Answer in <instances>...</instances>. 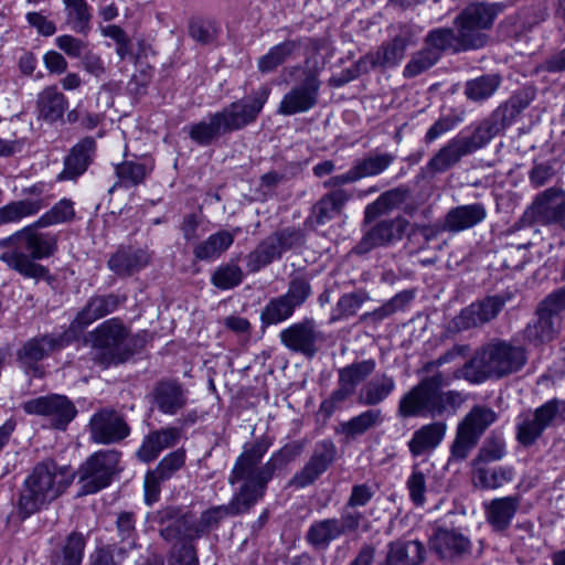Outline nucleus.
<instances>
[{
  "mask_svg": "<svg viewBox=\"0 0 565 565\" xmlns=\"http://www.w3.org/2000/svg\"><path fill=\"white\" fill-rule=\"evenodd\" d=\"M269 448L266 439H260L245 446L237 457L231 473L228 483H241L237 492L227 504L212 507L201 513L196 520L200 536L220 526L227 516H235L250 511V509L264 498L269 481L277 470L282 469L294 461L302 451L300 443H292L275 451L270 458L260 465L264 455Z\"/></svg>",
  "mask_w": 565,
  "mask_h": 565,
  "instance_id": "f257e3e1",
  "label": "nucleus"
},
{
  "mask_svg": "<svg viewBox=\"0 0 565 565\" xmlns=\"http://www.w3.org/2000/svg\"><path fill=\"white\" fill-rule=\"evenodd\" d=\"M44 227L35 221L0 239V248L4 249L0 254V260L25 278H47V267L38 260L50 258L57 252L58 238L53 232L42 231Z\"/></svg>",
  "mask_w": 565,
  "mask_h": 565,
  "instance_id": "f03ea898",
  "label": "nucleus"
},
{
  "mask_svg": "<svg viewBox=\"0 0 565 565\" xmlns=\"http://www.w3.org/2000/svg\"><path fill=\"white\" fill-rule=\"evenodd\" d=\"M74 478L75 472L68 466H58L51 459L38 462L23 481L7 523H22L45 509L66 491Z\"/></svg>",
  "mask_w": 565,
  "mask_h": 565,
  "instance_id": "7ed1b4c3",
  "label": "nucleus"
},
{
  "mask_svg": "<svg viewBox=\"0 0 565 565\" xmlns=\"http://www.w3.org/2000/svg\"><path fill=\"white\" fill-rule=\"evenodd\" d=\"M527 363L525 347L512 340L491 339L478 348L473 355L457 371L456 377L471 384L502 380L520 372Z\"/></svg>",
  "mask_w": 565,
  "mask_h": 565,
  "instance_id": "20e7f679",
  "label": "nucleus"
},
{
  "mask_svg": "<svg viewBox=\"0 0 565 565\" xmlns=\"http://www.w3.org/2000/svg\"><path fill=\"white\" fill-rule=\"evenodd\" d=\"M270 95V88L260 86L250 95L231 103L205 119L189 126V137L199 146L214 143L221 136L238 131L255 122Z\"/></svg>",
  "mask_w": 565,
  "mask_h": 565,
  "instance_id": "39448f33",
  "label": "nucleus"
},
{
  "mask_svg": "<svg viewBox=\"0 0 565 565\" xmlns=\"http://www.w3.org/2000/svg\"><path fill=\"white\" fill-rule=\"evenodd\" d=\"M446 385L448 382L441 372L422 379L399 399L397 416L401 418L438 417L456 412L465 398L460 392L443 391Z\"/></svg>",
  "mask_w": 565,
  "mask_h": 565,
  "instance_id": "423d86ee",
  "label": "nucleus"
},
{
  "mask_svg": "<svg viewBox=\"0 0 565 565\" xmlns=\"http://www.w3.org/2000/svg\"><path fill=\"white\" fill-rule=\"evenodd\" d=\"M93 361L108 369L129 361L145 347V335L132 334L129 328L118 318L100 323L88 334Z\"/></svg>",
  "mask_w": 565,
  "mask_h": 565,
  "instance_id": "0eeeda50",
  "label": "nucleus"
},
{
  "mask_svg": "<svg viewBox=\"0 0 565 565\" xmlns=\"http://www.w3.org/2000/svg\"><path fill=\"white\" fill-rule=\"evenodd\" d=\"M306 243V234L301 228L287 226L273 232L262 239L246 255V267L249 273H257L271 263L282 258L284 254L301 248Z\"/></svg>",
  "mask_w": 565,
  "mask_h": 565,
  "instance_id": "6e6552de",
  "label": "nucleus"
},
{
  "mask_svg": "<svg viewBox=\"0 0 565 565\" xmlns=\"http://www.w3.org/2000/svg\"><path fill=\"white\" fill-rule=\"evenodd\" d=\"M75 341L73 330L65 329L61 332H52L33 337L25 341L17 351V361L26 374L41 377L43 370L39 362L60 351Z\"/></svg>",
  "mask_w": 565,
  "mask_h": 565,
  "instance_id": "1a4fd4ad",
  "label": "nucleus"
},
{
  "mask_svg": "<svg viewBox=\"0 0 565 565\" xmlns=\"http://www.w3.org/2000/svg\"><path fill=\"white\" fill-rule=\"evenodd\" d=\"M364 515L359 511H341L339 518L313 521L306 534V543L316 552L327 551L341 536L359 531Z\"/></svg>",
  "mask_w": 565,
  "mask_h": 565,
  "instance_id": "9d476101",
  "label": "nucleus"
},
{
  "mask_svg": "<svg viewBox=\"0 0 565 565\" xmlns=\"http://www.w3.org/2000/svg\"><path fill=\"white\" fill-rule=\"evenodd\" d=\"M565 310V285L548 294L536 307V319L525 328V337L535 344L551 342L558 333L559 315Z\"/></svg>",
  "mask_w": 565,
  "mask_h": 565,
  "instance_id": "9b49d317",
  "label": "nucleus"
},
{
  "mask_svg": "<svg viewBox=\"0 0 565 565\" xmlns=\"http://www.w3.org/2000/svg\"><path fill=\"white\" fill-rule=\"evenodd\" d=\"M556 419L565 422V401L552 398L533 413H523L518 417L516 440L523 447L533 446Z\"/></svg>",
  "mask_w": 565,
  "mask_h": 565,
  "instance_id": "f8f14e48",
  "label": "nucleus"
},
{
  "mask_svg": "<svg viewBox=\"0 0 565 565\" xmlns=\"http://www.w3.org/2000/svg\"><path fill=\"white\" fill-rule=\"evenodd\" d=\"M374 359L353 362L338 371V387L320 405V412L330 416L347 399L355 395L358 386L365 383L376 369Z\"/></svg>",
  "mask_w": 565,
  "mask_h": 565,
  "instance_id": "ddd939ff",
  "label": "nucleus"
},
{
  "mask_svg": "<svg viewBox=\"0 0 565 565\" xmlns=\"http://www.w3.org/2000/svg\"><path fill=\"white\" fill-rule=\"evenodd\" d=\"M120 452L100 450L93 454L79 468V495L93 494L108 487L118 472Z\"/></svg>",
  "mask_w": 565,
  "mask_h": 565,
  "instance_id": "4468645a",
  "label": "nucleus"
},
{
  "mask_svg": "<svg viewBox=\"0 0 565 565\" xmlns=\"http://www.w3.org/2000/svg\"><path fill=\"white\" fill-rule=\"evenodd\" d=\"M511 299L510 292L486 296L470 303L454 317L450 328L455 332H462L472 328L482 327L494 320Z\"/></svg>",
  "mask_w": 565,
  "mask_h": 565,
  "instance_id": "2eb2a0df",
  "label": "nucleus"
},
{
  "mask_svg": "<svg viewBox=\"0 0 565 565\" xmlns=\"http://www.w3.org/2000/svg\"><path fill=\"white\" fill-rule=\"evenodd\" d=\"M151 521L160 526V536L164 541H193L201 537L194 515L183 512L179 507L168 505L156 511Z\"/></svg>",
  "mask_w": 565,
  "mask_h": 565,
  "instance_id": "dca6fc26",
  "label": "nucleus"
},
{
  "mask_svg": "<svg viewBox=\"0 0 565 565\" xmlns=\"http://www.w3.org/2000/svg\"><path fill=\"white\" fill-rule=\"evenodd\" d=\"M484 143L473 130L470 135H458L441 147L427 162V173H444L456 166L463 157L482 149Z\"/></svg>",
  "mask_w": 565,
  "mask_h": 565,
  "instance_id": "f3484780",
  "label": "nucleus"
},
{
  "mask_svg": "<svg viewBox=\"0 0 565 565\" xmlns=\"http://www.w3.org/2000/svg\"><path fill=\"white\" fill-rule=\"evenodd\" d=\"M337 447L330 439L316 443L308 461L289 480L288 486L303 489L313 484L334 462Z\"/></svg>",
  "mask_w": 565,
  "mask_h": 565,
  "instance_id": "a211bd4d",
  "label": "nucleus"
},
{
  "mask_svg": "<svg viewBox=\"0 0 565 565\" xmlns=\"http://www.w3.org/2000/svg\"><path fill=\"white\" fill-rule=\"evenodd\" d=\"M279 339L289 351L311 359L319 351V343L322 342L323 337L321 331L317 329L316 321L311 318H305L281 330Z\"/></svg>",
  "mask_w": 565,
  "mask_h": 565,
  "instance_id": "6ab92c4d",
  "label": "nucleus"
},
{
  "mask_svg": "<svg viewBox=\"0 0 565 565\" xmlns=\"http://www.w3.org/2000/svg\"><path fill=\"white\" fill-rule=\"evenodd\" d=\"M321 82L317 73L307 71L300 85L294 86L287 92L277 109V113L284 116H292L312 109L319 97Z\"/></svg>",
  "mask_w": 565,
  "mask_h": 565,
  "instance_id": "aec40b11",
  "label": "nucleus"
},
{
  "mask_svg": "<svg viewBox=\"0 0 565 565\" xmlns=\"http://www.w3.org/2000/svg\"><path fill=\"white\" fill-rule=\"evenodd\" d=\"M415 31L409 24H399L392 40L383 42L374 54L366 55V64L374 67L392 68L405 56L406 49L415 44Z\"/></svg>",
  "mask_w": 565,
  "mask_h": 565,
  "instance_id": "412c9836",
  "label": "nucleus"
},
{
  "mask_svg": "<svg viewBox=\"0 0 565 565\" xmlns=\"http://www.w3.org/2000/svg\"><path fill=\"white\" fill-rule=\"evenodd\" d=\"M408 225V221L402 216L382 220L363 234L353 253L364 255L376 247L392 245L402 239Z\"/></svg>",
  "mask_w": 565,
  "mask_h": 565,
  "instance_id": "4be33fe9",
  "label": "nucleus"
},
{
  "mask_svg": "<svg viewBox=\"0 0 565 565\" xmlns=\"http://www.w3.org/2000/svg\"><path fill=\"white\" fill-rule=\"evenodd\" d=\"M24 411L28 414L50 417L56 429H65L77 414L73 402L64 395H49L31 399L24 404Z\"/></svg>",
  "mask_w": 565,
  "mask_h": 565,
  "instance_id": "5701e85b",
  "label": "nucleus"
},
{
  "mask_svg": "<svg viewBox=\"0 0 565 565\" xmlns=\"http://www.w3.org/2000/svg\"><path fill=\"white\" fill-rule=\"evenodd\" d=\"M430 550L443 561L456 563L471 553V542L459 530L438 527L429 540Z\"/></svg>",
  "mask_w": 565,
  "mask_h": 565,
  "instance_id": "b1692460",
  "label": "nucleus"
},
{
  "mask_svg": "<svg viewBox=\"0 0 565 565\" xmlns=\"http://www.w3.org/2000/svg\"><path fill=\"white\" fill-rule=\"evenodd\" d=\"M90 438L97 444H114L129 435V426L124 417L113 409L94 414L89 422Z\"/></svg>",
  "mask_w": 565,
  "mask_h": 565,
  "instance_id": "393cba45",
  "label": "nucleus"
},
{
  "mask_svg": "<svg viewBox=\"0 0 565 565\" xmlns=\"http://www.w3.org/2000/svg\"><path fill=\"white\" fill-rule=\"evenodd\" d=\"M125 300V297L116 294L95 295L90 297L68 326V330H73L76 340L82 330L94 321L113 313Z\"/></svg>",
  "mask_w": 565,
  "mask_h": 565,
  "instance_id": "a878e982",
  "label": "nucleus"
},
{
  "mask_svg": "<svg viewBox=\"0 0 565 565\" xmlns=\"http://www.w3.org/2000/svg\"><path fill=\"white\" fill-rule=\"evenodd\" d=\"M563 194V190L556 186L548 188L539 193L522 215L521 222L524 225H532L534 223L558 225L561 203L554 204V201Z\"/></svg>",
  "mask_w": 565,
  "mask_h": 565,
  "instance_id": "bb28decb",
  "label": "nucleus"
},
{
  "mask_svg": "<svg viewBox=\"0 0 565 565\" xmlns=\"http://www.w3.org/2000/svg\"><path fill=\"white\" fill-rule=\"evenodd\" d=\"M97 143L93 137H84L76 142L64 158V168L57 175L60 181L75 180L84 174L93 163Z\"/></svg>",
  "mask_w": 565,
  "mask_h": 565,
  "instance_id": "cd10ccee",
  "label": "nucleus"
},
{
  "mask_svg": "<svg viewBox=\"0 0 565 565\" xmlns=\"http://www.w3.org/2000/svg\"><path fill=\"white\" fill-rule=\"evenodd\" d=\"M426 559V547L418 540L397 539L386 545V556L380 565H420Z\"/></svg>",
  "mask_w": 565,
  "mask_h": 565,
  "instance_id": "c85d7f7f",
  "label": "nucleus"
},
{
  "mask_svg": "<svg viewBox=\"0 0 565 565\" xmlns=\"http://www.w3.org/2000/svg\"><path fill=\"white\" fill-rule=\"evenodd\" d=\"M350 199L351 194L343 189H337L324 194L311 207L306 224L312 228L327 224L341 214L342 209Z\"/></svg>",
  "mask_w": 565,
  "mask_h": 565,
  "instance_id": "c756f323",
  "label": "nucleus"
},
{
  "mask_svg": "<svg viewBox=\"0 0 565 565\" xmlns=\"http://www.w3.org/2000/svg\"><path fill=\"white\" fill-rule=\"evenodd\" d=\"M86 544L87 535L72 531L50 551V565H82Z\"/></svg>",
  "mask_w": 565,
  "mask_h": 565,
  "instance_id": "7c9ffc66",
  "label": "nucleus"
},
{
  "mask_svg": "<svg viewBox=\"0 0 565 565\" xmlns=\"http://www.w3.org/2000/svg\"><path fill=\"white\" fill-rule=\"evenodd\" d=\"M522 498L520 494L508 495L492 499L484 504L487 522L495 532H504L511 525V522L521 507Z\"/></svg>",
  "mask_w": 565,
  "mask_h": 565,
  "instance_id": "2f4dec72",
  "label": "nucleus"
},
{
  "mask_svg": "<svg viewBox=\"0 0 565 565\" xmlns=\"http://www.w3.org/2000/svg\"><path fill=\"white\" fill-rule=\"evenodd\" d=\"M157 408L167 415H175L188 402L186 392L177 380H161L152 391Z\"/></svg>",
  "mask_w": 565,
  "mask_h": 565,
  "instance_id": "473e14b6",
  "label": "nucleus"
},
{
  "mask_svg": "<svg viewBox=\"0 0 565 565\" xmlns=\"http://www.w3.org/2000/svg\"><path fill=\"white\" fill-rule=\"evenodd\" d=\"M487 217V209L482 203L463 204L451 207L445 215L446 232L459 233L482 223Z\"/></svg>",
  "mask_w": 565,
  "mask_h": 565,
  "instance_id": "72a5a7b5",
  "label": "nucleus"
},
{
  "mask_svg": "<svg viewBox=\"0 0 565 565\" xmlns=\"http://www.w3.org/2000/svg\"><path fill=\"white\" fill-rule=\"evenodd\" d=\"M117 182L114 188L130 189L142 184L153 170V161L149 157L124 160L114 166Z\"/></svg>",
  "mask_w": 565,
  "mask_h": 565,
  "instance_id": "f704fd0d",
  "label": "nucleus"
},
{
  "mask_svg": "<svg viewBox=\"0 0 565 565\" xmlns=\"http://www.w3.org/2000/svg\"><path fill=\"white\" fill-rule=\"evenodd\" d=\"M239 227L232 231L221 230L211 234L206 239L196 243L193 247V256L200 262H214L220 258L234 243Z\"/></svg>",
  "mask_w": 565,
  "mask_h": 565,
  "instance_id": "c9c22d12",
  "label": "nucleus"
},
{
  "mask_svg": "<svg viewBox=\"0 0 565 565\" xmlns=\"http://www.w3.org/2000/svg\"><path fill=\"white\" fill-rule=\"evenodd\" d=\"M149 264V255L142 248L120 247L107 262L108 268L118 276H131Z\"/></svg>",
  "mask_w": 565,
  "mask_h": 565,
  "instance_id": "e433bc0d",
  "label": "nucleus"
},
{
  "mask_svg": "<svg viewBox=\"0 0 565 565\" xmlns=\"http://www.w3.org/2000/svg\"><path fill=\"white\" fill-rule=\"evenodd\" d=\"M395 388L396 381L393 375L379 373L363 384L356 399L361 405L373 407L386 401Z\"/></svg>",
  "mask_w": 565,
  "mask_h": 565,
  "instance_id": "4c0bfd02",
  "label": "nucleus"
},
{
  "mask_svg": "<svg viewBox=\"0 0 565 565\" xmlns=\"http://www.w3.org/2000/svg\"><path fill=\"white\" fill-rule=\"evenodd\" d=\"M179 439L180 429L175 427L152 431L143 439L141 447L137 451V457L143 462H150L166 448L175 446Z\"/></svg>",
  "mask_w": 565,
  "mask_h": 565,
  "instance_id": "58836bf2",
  "label": "nucleus"
},
{
  "mask_svg": "<svg viewBox=\"0 0 565 565\" xmlns=\"http://www.w3.org/2000/svg\"><path fill=\"white\" fill-rule=\"evenodd\" d=\"M447 425L444 422H434L422 426L408 441V448L414 457L424 455L438 447L445 437Z\"/></svg>",
  "mask_w": 565,
  "mask_h": 565,
  "instance_id": "ea45409f",
  "label": "nucleus"
},
{
  "mask_svg": "<svg viewBox=\"0 0 565 565\" xmlns=\"http://www.w3.org/2000/svg\"><path fill=\"white\" fill-rule=\"evenodd\" d=\"M516 117V114L504 102L488 118L480 121L475 131L487 146L497 135L511 126Z\"/></svg>",
  "mask_w": 565,
  "mask_h": 565,
  "instance_id": "a19ab883",
  "label": "nucleus"
},
{
  "mask_svg": "<svg viewBox=\"0 0 565 565\" xmlns=\"http://www.w3.org/2000/svg\"><path fill=\"white\" fill-rule=\"evenodd\" d=\"M411 195L407 186H398L382 193L374 202L366 205L364 223L370 224L380 216L386 215L402 205Z\"/></svg>",
  "mask_w": 565,
  "mask_h": 565,
  "instance_id": "79ce46f5",
  "label": "nucleus"
},
{
  "mask_svg": "<svg viewBox=\"0 0 565 565\" xmlns=\"http://www.w3.org/2000/svg\"><path fill=\"white\" fill-rule=\"evenodd\" d=\"M68 106L67 98L56 86H46L36 99L39 117L49 122H55L63 118Z\"/></svg>",
  "mask_w": 565,
  "mask_h": 565,
  "instance_id": "37998d69",
  "label": "nucleus"
},
{
  "mask_svg": "<svg viewBox=\"0 0 565 565\" xmlns=\"http://www.w3.org/2000/svg\"><path fill=\"white\" fill-rule=\"evenodd\" d=\"M503 10L504 4L501 2H476L468 4L457 17L477 28L489 30Z\"/></svg>",
  "mask_w": 565,
  "mask_h": 565,
  "instance_id": "c03bdc74",
  "label": "nucleus"
},
{
  "mask_svg": "<svg viewBox=\"0 0 565 565\" xmlns=\"http://www.w3.org/2000/svg\"><path fill=\"white\" fill-rule=\"evenodd\" d=\"M415 298L414 290H403L392 297L373 311L365 312L360 316L359 321L371 326H377L380 322L391 317L395 312L404 311Z\"/></svg>",
  "mask_w": 565,
  "mask_h": 565,
  "instance_id": "a18cd8bd",
  "label": "nucleus"
},
{
  "mask_svg": "<svg viewBox=\"0 0 565 565\" xmlns=\"http://www.w3.org/2000/svg\"><path fill=\"white\" fill-rule=\"evenodd\" d=\"M514 475V468L509 466L476 467L473 483L480 489L495 490L511 482Z\"/></svg>",
  "mask_w": 565,
  "mask_h": 565,
  "instance_id": "49530a36",
  "label": "nucleus"
},
{
  "mask_svg": "<svg viewBox=\"0 0 565 565\" xmlns=\"http://www.w3.org/2000/svg\"><path fill=\"white\" fill-rule=\"evenodd\" d=\"M45 206H47V203L40 198L35 200L24 199L10 202L0 207V225L15 223L24 217L35 215Z\"/></svg>",
  "mask_w": 565,
  "mask_h": 565,
  "instance_id": "de8ad7c7",
  "label": "nucleus"
},
{
  "mask_svg": "<svg viewBox=\"0 0 565 565\" xmlns=\"http://www.w3.org/2000/svg\"><path fill=\"white\" fill-rule=\"evenodd\" d=\"M301 46L300 40H286L273 46L257 63L260 73H271Z\"/></svg>",
  "mask_w": 565,
  "mask_h": 565,
  "instance_id": "09e8293b",
  "label": "nucleus"
},
{
  "mask_svg": "<svg viewBox=\"0 0 565 565\" xmlns=\"http://www.w3.org/2000/svg\"><path fill=\"white\" fill-rule=\"evenodd\" d=\"M371 299L365 289H356L352 292L343 294L337 301L330 321H343L355 316L364 302Z\"/></svg>",
  "mask_w": 565,
  "mask_h": 565,
  "instance_id": "8fccbe9b",
  "label": "nucleus"
},
{
  "mask_svg": "<svg viewBox=\"0 0 565 565\" xmlns=\"http://www.w3.org/2000/svg\"><path fill=\"white\" fill-rule=\"evenodd\" d=\"M454 24L457 28L456 36L460 52L478 50L487 44L489 36L484 32L486 30L477 28L471 23H467L458 17L455 18Z\"/></svg>",
  "mask_w": 565,
  "mask_h": 565,
  "instance_id": "3c124183",
  "label": "nucleus"
},
{
  "mask_svg": "<svg viewBox=\"0 0 565 565\" xmlns=\"http://www.w3.org/2000/svg\"><path fill=\"white\" fill-rule=\"evenodd\" d=\"M383 422L384 417L380 408H367L348 422H344L341 425V428L343 434L348 437L354 438L382 425Z\"/></svg>",
  "mask_w": 565,
  "mask_h": 565,
  "instance_id": "603ef678",
  "label": "nucleus"
},
{
  "mask_svg": "<svg viewBox=\"0 0 565 565\" xmlns=\"http://www.w3.org/2000/svg\"><path fill=\"white\" fill-rule=\"evenodd\" d=\"M497 418L498 414L492 408L484 405H476L469 411L459 425L480 439L482 434Z\"/></svg>",
  "mask_w": 565,
  "mask_h": 565,
  "instance_id": "864d4df0",
  "label": "nucleus"
},
{
  "mask_svg": "<svg viewBox=\"0 0 565 565\" xmlns=\"http://www.w3.org/2000/svg\"><path fill=\"white\" fill-rule=\"evenodd\" d=\"M500 84L498 74H484L466 83L465 95L469 100L483 102L495 93Z\"/></svg>",
  "mask_w": 565,
  "mask_h": 565,
  "instance_id": "5fc2aeb1",
  "label": "nucleus"
},
{
  "mask_svg": "<svg viewBox=\"0 0 565 565\" xmlns=\"http://www.w3.org/2000/svg\"><path fill=\"white\" fill-rule=\"evenodd\" d=\"M425 45L440 60L446 51L459 53V44L456 32L450 28H437L430 30L425 38Z\"/></svg>",
  "mask_w": 565,
  "mask_h": 565,
  "instance_id": "6e6d98bb",
  "label": "nucleus"
},
{
  "mask_svg": "<svg viewBox=\"0 0 565 565\" xmlns=\"http://www.w3.org/2000/svg\"><path fill=\"white\" fill-rule=\"evenodd\" d=\"M296 308L282 296L271 298L260 312L263 327L281 323L288 320Z\"/></svg>",
  "mask_w": 565,
  "mask_h": 565,
  "instance_id": "4d7b16f0",
  "label": "nucleus"
},
{
  "mask_svg": "<svg viewBox=\"0 0 565 565\" xmlns=\"http://www.w3.org/2000/svg\"><path fill=\"white\" fill-rule=\"evenodd\" d=\"M72 30L78 34L87 35L92 29V14L86 0H63Z\"/></svg>",
  "mask_w": 565,
  "mask_h": 565,
  "instance_id": "13d9d810",
  "label": "nucleus"
},
{
  "mask_svg": "<svg viewBox=\"0 0 565 565\" xmlns=\"http://www.w3.org/2000/svg\"><path fill=\"white\" fill-rule=\"evenodd\" d=\"M395 156L388 152L372 153L354 162L359 179L375 177L384 172L393 162Z\"/></svg>",
  "mask_w": 565,
  "mask_h": 565,
  "instance_id": "bf43d9fd",
  "label": "nucleus"
},
{
  "mask_svg": "<svg viewBox=\"0 0 565 565\" xmlns=\"http://www.w3.org/2000/svg\"><path fill=\"white\" fill-rule=\"evenodd\" d=\"M76 213L74 202L71 199H62L49 211L42 214L36 221L45 227L70 223L75 220Z\"/></svg>",
  "mask_w": 565,
  "mask_h": 565,
  "instance_id": "052dcab7",
  "label": "nucleus"
},
{
  "mask_svg": "<svg viewBox=\"0 0 565 565\" xmlns=\"http://www.w3.org/2000/svg\"><path fill=\"white\" fill-rule=\"evenodd\" d=\"M115 523L120 546H126L128 553L139 547L135 513L122 511L118 513Z\"/></svg>",
  "mask_w": 565,
  "mask_h": 565,
  "instance_id": "680f3d73",
  "label": "nucleus"
},
{
  "mask_svg": "<svg viewBox=\"0 0 565 565\" xmlns=\"http://www.w3.org/2000/svg\"><path fill=\"white\" fill-rule=\"evenodd\" d=\"M128 557V548L117 544L96 546L88 556L87 565H120Z\"/></svg>",
  "mask_w": 565,
  "mask_h": 565,
  "instance_id": "e2e57ef3",
  "label": "nucleus"
},
{
  "mask_svg": "<svg viewBox=\"0 0 565 565\" xmlns=\"http://www.w3.org/2000/svg\"><path fill=\"white\" fill-rule=\"evenodd\" d=\"M242 268L233 263L223 264L215 268L211 276V282L221 290H228L237 287L243 281Z\"/></svg>",
  "mask_w": 565,
  "mask_h": 565,
  "instance_id": "0e129e2a",
  "label": "nucleus"
},
{
  "mask_svg": "<svg viewBox=\"0 0 565 565\" xmlns=\"http://www.w3.org/2000/svg\"><path fill=\"white\" fill-rule=\"evenodd\" d=\"M311 294L309 277L306 274H294L290 276L288 289L282 296L297 309L308 300Z\"/></svg>",
  "mask_w": 565,
  "mask_h": 565,
  "instance_id": "69168bd1",
  "label": "nucleus"
},
{
  "mask_svg": "<svg viewBox=\"0 0 565 565\" xmlns=\"http://www.w3.org/2000/svg\"><path fill=\"white\" fill-rule=\"evenodd\" d=\"M479 438L458 424L456 437L450 446V460L462 461L477 446Z\"/></svg>",
  "mask_w": 565,
  "mask_h": 565,
  "instance_id": "338daca9",
  "label": "nucleus"
},
{
  "mask_svg": "<svg viewBox=\"0 0 565 565\" xmlns=\"http://www.w3.org/2000/svg\"><path fill=\"white\" fill-rule=\"evenodd\" d=\"M438 61L437 55L425 45V47L415 53L405 65L403 76L406 78L415 77L433 67Z\"/></svg>",
  "mask_w": 565,
  "mask_h": 565,
  "instance_id": "774afa93",
  "label": "nucleus"
}]
</instances>
